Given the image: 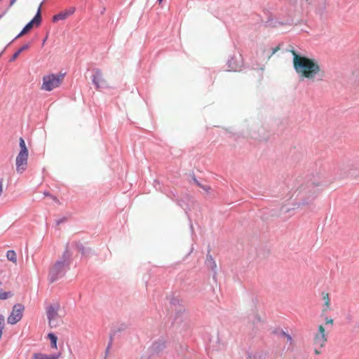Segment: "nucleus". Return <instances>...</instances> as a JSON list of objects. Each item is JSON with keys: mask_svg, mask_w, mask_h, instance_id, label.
<instances>
[{"mask_svg": "<svg viewBox=\"0 0 359 359\" xmlns=\"http://www.w3.org/2000/svg\"><path fill=\"white\" fill-rule=\"evenodd\" d=\"M291 53L293 55L294 68L301 77L314 79L317 76H324V71L314 59L299 55L294 50Z\"/></svg>", "mask_w": 359, "mask_h": 359, "instance_id": "1", "label": "nucleus"}, {"mask_svg": "<svg viewBox=\"0 0 359 359\" xmlns=\"http://www.w3.org/2000/svg\"><path fill=\"white\" fill-rule=\"evenodd\" d=\"M334 325V320L329 316L324 317V322L318 325L312 334V345L315 355L322 353L328 340L329 332Z\"/></svg>", "mask_w": 359, "mask_h": 359, "instance_id": "2", "label": "nucleus"}, {"mask_svg": "<svg viewBox=\"0 0 359 359\" xmlns=\"http://www.w3.org/2000/svg\"><path fill=\"white\" fill-rule=\"evenodd\" d=\"M69 255L66 250L64 252L62 260L57 261L50 269L49 278L50 282H54L62 277L69 267Z\"/></svg>", "mask_w": 359, "mask_h": 359, "instance_id": "3", "label": "nucleus"}, {"mask_svg": "<svg viewBox=\"0 0 359 359\" xmlns=\"http://www.w3.org/2000/svg\"><path fill=\"white\" fill-rule=\"evenodd\" d=\"M64 80V74H49L43 76L41 90L51 91L58 88Z\"/></svg>", "mask_w": 359, "mask_h": 359, "instance_id": "4", "label": "nucleus"}, {"mask_svg": "<svg viewBox=\"0 0 359 359\" xmlns=\"http://www.w3.org/2000/svg\"><path fill=\"white\" fill-rule=\"evenodd\" d=\"M25 306L22 304H15L7 318V323L9 325H15L21 320L23 316Z\"/></svg>", "mask_w": 359, "mask_h": 359, "instance_id": "5", "label": "nucleus"}, {"mask_svg": "<svg viewBox=\"0 0 359 359\" xmlns=\"http://www.w3.org/2000/svg\"><path fill=\"white\" fill-rule=\"evenodd\" d=\"M41 6L42 3L39 5L37 13L36 15L34 17V18L28 22L25 27L22 29V30L20 32V33L16 36V38H19L26 33H27L29 31H30L34 26L39 27L41 22Z\"/></svg>", "mask_w": 359, "mask_h": 359, "instance_id": "6", "label": "nucleus"}, {"mask_svg": "<svg viewBox=\"0 0 359 359\" xmlns=\"http://www.w3.org/2000/svg\"><path fill=\"white\" fill-rule=\"evenodd\" d=\"M59 309L60 306L57 303L50 304L46 308L48 324L51 327L57 325L56 320L58 318Z\"/></svg>", "mask_w": 359, "mask_h": 359, "instance_id": "7", "label": "nucleus"}, {"mask_svg": "<svg viewBox=\"0 0 359 359\" xmlns=\"http://www.w3.org/2000/svg\"><path fill=\"white\" fill-rule=\"evenodd\" d=\"M93 83L97 89H99L102 86H107V81L104 78V74L100 69H96L94 70V74L93 75Z\"/></svg>", "mask_w": 359, "mask_h": 359, "instance_id": "8", "label": "nucleus"}, {"mask_svg": "<svg viewBox=\"0 0 359 359\" xmlns=\"http://www.w3.org/2000/svg\"><path fill=\"white\" fill-rule=\"evenodd\" d=\"M166 346L165 341L163 339H159L154 342L151 346V350L154 353H158L163 351Z\"/></svg>", "mask_w": 359, "mask_h": 359, "instance_id": "9", "label": "nucleus"}, {"mask_svg": "<svg viewBox=\"0 0 359 359\" xmlns=\"http://www.w3.org/2000/svg\"><path fill=\"white\" fill-rule=\"evenodd\" d=\"M75 12L74 8H71L67 11L61 12L53 17V21L57 22L58 20H65Z\"/></svg>", "mask_w": 359, "mask_h": 359, "instance_id": "10", "label": "nucleus"}, {"mask_svg": "<svg viewBox=\"0 0 359 359\" xmlns=\"http://www.w3.org/2000/svg\"><path fill=\"white\" fill-rule=\"evenodd\" d=\"M299 6L303 11L308 12L316 5V0H299Z\"/></svg>", "mask_w": 359, "mask_h": 359, "instance_id": "11", "label": "nucleus"}, {"mask_svg": "<svg viewBox=\"0 0 359 359\" xmlns=\"http://www.w3.org/2000/svg\"><path fill=\"white\" fill-rule=\"evenodd\" d=\"M60 355V353L50 355H47L42 353H36L33 355V359H58Z\"/></svg>", "mask_w": 359, "mask_h": 359, "instance_id": "12", "label": "nucleus"}, {"mask_svg": "<svg viewBox=\"0 0 359 359\" xmlns=\"http://www.w3.org/2000/svg\"><path fill=\"white\" fill-rule=\"evenodd\" d=\"M16 170L18 172H22L27 165V158H16Z\"/></svg>", "mask_w": 359, "mask_h": 359, "instance_id": "13", "label": "nucleus"}, {"mask_svg": "<svg viewBox=\"0 0 359 359\" xmlns=\"http://www.w3.org/2000/svg\"><path fill=\"white\" fill-rule=\"evenodd\" d=\"M322 298L323 300V312H328L331 310L330 307V299L329 297V294L327 292L322 293Z\"/></svg>", "mask_w": 359, "mask_h": 359, "instance_id": "14", "label": "nucleus"}, {"mask_svg": "<svg viewBox=\"0 0 359 359\" xmlns=\"http://www.w3.org/2000/svg\"><path fill=\"white\" fill-rule=\"evenodd\" d=\"M20 150L18 154V157H27L29 155L28 149L22 137L20 138Z\"/></svg>", "mask_w": 359, "mask_h": 359, "instance_id": "15", "label": "nucleus"}, {"mask_svg": "<svg viewBox=\"0 0 359 359\" xmlns=\"http://www.w3.org/2000/svg\"><path fill=\"white\" fill-rule=\"evenodd\" d=\"M205 265L208 268L210 269L212 271H215L217 264L212 257L210 255H207L205 260Z\"/></svg>", "mask_w": 359, "mask_h": 359, "instance_id": "16", "label": "nucleus"}, {"mask_svg": "<svg viewBox=\"0 0 359 359\" xmlns=\"http://www.w3.org/2000/svg\"><path fill=\"white\" fill-rule=\"evenodd\" d=\"M48 338L50 341V346L53 348H57V336L53 333H49L48 334Z\"/></svg>", "mask_w": 359, "mask_h": 359, "instance_id": "17", "label": "nucleus"}, {"mask_svg": "<svg viewBox=\"0 0 359 359\" xmlns=\"http://www.w3.org/2000/svg\"><path fill=\"white\" fill-rule=\"evenodd\" d=\"M7 259L13 263L17 262L16 253L14 250H8L6 253Z\"/></svg>", "mask_w": 359, "mask_h": 359, "instance_id": "18", "label": "nucleus"}, {"mask_svg": "<svg viewBox=\"0 0 359 359\" xmlns=\"http://www.w3.org/2000/svg\"><path fill=\"white\" fill-rule=\"evenodd\" d=\"M13 296L11 292H0V299L5 300Z\"/></svg>", "mask_w": 359, "mask_h": 359, "instance_id": "19", "label": "nucleus"}, {"mask_svg": "<svg viewBox=\"0 0 359 359\" xmlns=\"http://www.w3.org/2000/svg\"><path fill=\"white\" fill-rule=\"evenodd\" d=\"M282 334L286 338L287 342H289L290 344L292 343V338L289 334L283 332Z\"/></svg>", "mask_w": 359, "mask_h": 359, "instance_id": "20", "label": "nucleus"}, {"mask_svg": "<svg viewBox=\"0 0 359 359\" xmlns=\"http://www.w3.org/2000/svg\"><path fill=\"white\" fill-rule=\"evenodd\" d=\"M29 48V44L26 43V44L23 45L18 51H19L21 53L22 51L27 50Z\"/></svg>", "mask_w": 359, "mask_h": 359, "instance_id": "21", "label": "nucleus"}, {"mask_svg": "<svg viewBox=\"0 0 359 359\" xmlns=\"http://www.w3.org/2000/svg\"><path fill=\"white\" fill-rule=\"evenodd\" d=\"M201 188H202V189H203L205 192H207V193H209V192L210 191V190H211V187H210V186H208V185H205V186L203 185V186L201 187Z\"/></svg>", "mask_w": 359, "mask_h": 359, "instance_id": "22", "label": "nucleus"}, {"mask_svg": "<svg viewBox=\"0 0 359 359\" xmlns=\"http://www.w3.org/2000/svg\"><path fill=\"white\" fill-rule=\"evenodd\" d=\"M20 54V53L19 51H17L16 53H15L13 54V55L12 56L11 59V61H14L17 59V57L19 56V55Z\"/></svg>", "mask_w": 359, "mask_h": 359, "instance_id": "23", "label": "nucleus"}, {"mask_svg": "<svg viewBox=\"0 0 359 359\" xmlns=\"http://www.w3.org/2000/svg\"><path fill=\"white\" fill-rule=\"evenodd\" d=\"M110 347H111V343H110V344H109V345L107 346V348H106L104 359H107V355L109 354Z\"/></svg>", "mask_w": 359, "mask_h": 359, "instance_id": "24", "label": "nucleus"}, {"mask_svg": "<svg viewBox=\"0 0 359 359\" xmlns=\"http://www.w3.org/2000/svg\"><path fill=\"white\" fill-rule=\"evenodd\" d=\"M193 180L194 182V183L199 187L201 188V187L203 186V184H201L195 177H193Z\"/></svg>", "mask_w": 359, "mask_h": 359, "instance_id": "25", "label": "nucleus"}, {"mask_svg": "<svg viewBox=\"0 0 359 359\" xmlns=\"http://www.w3.org/2000/svg\"><path fill=\"white\" fill-rule=\"evenodd\" d=\"M278 50H279V47H278V46H277V47L274 48L273 49L272 53H271V55L269 56V57H270L271 55H273V54H275V53H276Z\"/></svg>", "mask_w": 359, "mask_h": 359, "instance_id": "26", "label": "nucleus"}, {"mask_svg": "<svg viewBox=\"0 0 359 359\" xmlns=\"http://www.w3.org/2000/svg\"><path fill=\"white\" fill-rule=\"evenodd\" d=\"M3 194V182L1 180H0V196Z\"/></svg>", "mask_w": 359, "mask_h": 359, "instance_id": "27", "label": "nucleus"}, {"mask_svg": "<svg viewBox=\"0 0 359 359\" xmlns=\"http://www.w3.org/2000/svg\"><path fill=\"white\" fill-rule=\"evenodd\" d=\"M50 198H51L54 201H55V202H58V200H57V198L55 196H52V195H51V196H50Z\"/></svg>", "mask_w": 359, "mask_h": 359, "instance_id": "28", "label": "nucleus"}, {"mask_svg": "<svg viewBox=\"0 0 359 359\" xmlns=\"http://www.w3.org/2000/svg\"><path fill=\"white\" fill-rule=\"evenodd\" d=\"M16 0H11L10 6H13L15 3Z\"/></svg>", "mask_w": 359, "mask_h": 359, "instance_id": "29", "label": "nucleus"}, {"mask_svg": "<svg viewBox=\"0 0 359 359\" xmlns=\"http://www.w3.org/2000/svg\"><path fill=\"white\" fill-rule=\"evenodd\" d=\"M43 194H44L45 196H51L48 192H46V191H45V192L43 193Z\"/></svg>", "mask_w": 359, "mask_h": 359, "instance_id": "30", "label": "nucleus"}, {"mask_svg": "<svg viewBox=\"0 0 359 359\" xmlns=\"http://www.w3.org/2000/svg\"><path fill=\"white\" fill-rule=\"evenodd\" d=\"M5 13H6V12H4V13L0 15V19L4 15Z\"/></svg>", "mask_w": 359, "mask_h": 359, "instance_id": "31", "label": "nucleus"}, {"mask_svg": "<svg viewBox=\"0 0 359 359\" xmlns=\"http://www.w3.org/2000/svg\"><path fill=\"white\" fill-rule=\"evenodd\" d=\"M162 1H163V0H158V3H159V4H161Z\"/></svg>", "mask_w": 359, "mask_h": 359, "instance_id": "32", "label": "nucleus"}, {"mask_svg": "<svg viewBox=\"0 0 359 359\" xmlns=\"http://www.w3.org/2000/svg\"><path fill=\"white\" fill-rule=\"evenodd\" d=\"M1 285V283L0 282V285Z\"/></svg>", "mask_w": 359, "mask_h": 359, "instance_id": "33", "label": "nucleus"}]
</instances>
